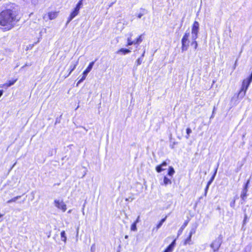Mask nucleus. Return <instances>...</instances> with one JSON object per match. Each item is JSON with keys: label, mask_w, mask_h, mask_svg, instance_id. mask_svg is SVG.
<instances>
[{"label": "nucleus", "mask_w": 252, "mask_h": 252, "mask_svg": "<svg viewBox=\"0 0 252 252\" xmlns=\"http://www.w3.org/2000/svg\"><path fill=\"white\" fill-rule=\"evenodd\" d=\"M3 93V90H0V97H1V96L2 95Z\"/></svg>", "instance_id": "41"}, {"label": "nucleus", "mask_w": 252, "mask_h": 252, "mask_svg": "<svg viewBox=\"0 0 252 252\" xmlns=\"http://www.w3.org/2000/svg\"><path fill=\"white\" fill-rule=\"evenodd\" d=\"M86 131H87V129H86L85 127H82Z\"/></svg>", "instance_id": "48"}, {"label": "nucleus", "mask_w": 252, "mask_h": 252, "mask_svg": "<svg viewBox=\"0 0 252 252\" xmlns=\"http://www.w3.org/2000/svg\"><path fill=\"white\" fill-rule=\"evenodd\" d=\"M143 40V39L142 38V35H140L136 39H135V44H139Z\"/></svg>", "instance_id": "25"}, {"label": "nucleus", "mask_w": 252, "mask_h": 252, "mask_svg": "<svg viewBox=\"0 0 252 252\" xmlns=\"http://www.w3.org/2000/svg\"><path fill=\"white\" fill-rule=\"evenodd\" d=\"M195 233V228H191L190 230L189 235H190L192 236V235Z\"/></svg>", "instance_id": "36"}, {"label": "nucleus", "mask_w": 252, "mask_h": 252, "mask_svg": "<svg viewBox=\"0 0 252 252\" xmlns=\"http://www.w3.org/2000/svg\"><path fill=\"white\" fill-rule=\"evenodd\" d=\"M21 195H18V196H15V197L12 198V199L8 200L7 201V203L9 204V203H11L12 202H16V200L17 199H19L20 198H21Z\"/></svg>", "instance_id": "19"}, {"label": "nucleus", "mask_w": 252, "mask_h": 252, "mask_svg": "<svg viewBox=\"0 0 252 252\" xmlns=\"http://www.w3.org/2000/svg\"><path fill=\"white\" fill-rule=\"evenodd\" d=\"M78 63V61H76L73 64L70 65V67L68 69V70H69L68 74L65 76V78L68 77L71 73V72L75 69V68H76Z\"/></svg>", "instance_id": "13"}, {"label": "nucleus", "mask_w": 252, "mask_h": 252, "mask_svg": "<svg viewBox=\"0 0 252 252\" xmlns=\"http://www.w3.org/2000/svg\"><path fill=\"white\" fill-rule=\"evenodd\" d=\"M175 173V170L173 167L170 166L168 171V175L169 176H172Z\"/></svg>", "instance_id": "20"}, {"label": "nucleus", "mask_w": 252, "mask_h": 252, "mask_svg": "<svg viewBox=\"0 0 252 252\" xmlns=\"http://www.w3.org/2000/svg\"><path fill=\"white\" fill-rule=\"evenodd\" d=\"M54 204L56 207L61 209L63 212L66 210V206L63 200H55Z\"/></svg>", "instance_id": "6"}, {"label": "nucleus", "mask_w": 252, "mask_h": 252, "mask_svg": "<svg viewBox=\"0 0 252 252\" xmlns=\"http://www.w3.org/2000/svg\"><path fill=\"white\" fill-rule=\"evenodd\" d=\"M188 221H186L184 223V224L182 225V226L180 227V228L179 229V230L178 231L177 236V238H176V239L182 233L183 230L187 226V225H188Z\"/></svg>", "instance_id": "11"}, {"label": "nucleus", "mask_w": 252, "mask_h": 252, "mask_svg": "<svg viewBox=\"0 0 252 252\" xmlns=\"http://www.w3.org/2000/svg\"><path fill=\"white\" fill-rule=\"evenodd\" d=\"M18 13V6L15 3H10L6 9L0 13V25L5 27L7 30L10 29L19 21Z\"/></svg>", "instance_id": "1"}, {"label": "nucleus", "mask_w": 252, "mask_h": 252, "mask_svg": "<svg viewBox=\"0 0 252 252\" xmlns=\"http://www.w3.org/2000/svg\"><path fill=\"white\" fill-rule=\"evenodd\" d=\"M131 34L130 35V37H128L127 39V44L126 45L127 46H130L133 44H135V41H132L131 40Z\"/></svg>", "instance_id": "22"}, {"label": "nucleus", "mask_w": 252, "mask_h": 252, "mask_svg": "<svg viewBox=\"0 0 252 252\" xmlns=\"http://www.w3.org/2000/svg\"><path fill=\"white\" fill-rule=\"evenodd\" d=\"M248 216L247 215V214H245V216H244V220H243V225H244L245 224H246V223H247V221H248Z\"/></svg>", "instance_id": "34"}, {"label": "nucleus", "mask_w": 252, "mask_h": 252, "mask_svg": "<svg viewBox=\"0 0 252 252\" xmlns=\"http://www.w3.org/2000/svg\"><path fill=\"white\" fill-rule=\"evenodd\" d=\"M167 165V162L166 161H163L161 164L158 165L156 167V170L157 172L160 173L165 169L163 167H166Z\"/></svg>", "instance_id": "9"}, {"label": "nucleus", "mask_w": 252, "mask_h": 252, "mask_svg": "<svg viewBox=\"0 0 252 252\" xmlns=\"http://www.w3.org/2000/svg\"><path fill=\"white\" fill-rule=\"evenodd\" d=\"M74 10L79 13L80 9H78V8L75 7Z\"/></svg>", "instance_id": "40"}, {"label": "nucleus", "mask_w": 252, "mask_h": 252, "mask_svg": "<svg viewBox=\"0 0 252 252\" xmlns=\"http://www.w3.org/2000/svg\"><path fill=\"white\" fill-rule=\"evenodd\" d=\"M61 236L62 238V240L64 242H65L66 241V237L65 236V232L64 231H62L61 233Z\"/></svg>", "instance_id": "23"}, {"label": "nucleus", "mask_w": 252, "mask_h": 252, "mask_svg": "<svg viewBox=\"0 0 252 252\" xmlns=\"http://www.w3.org/2000/svg\"><path fill=\"white\" fill-rule=\"evenodd\" d=\"M217 170H218V168H216L215 169V172H214V174L213 175V176H212L211 178L209 180V181H210L212 183L213 181V180H214V178H215V176L216 175V174H217Z\"/></svg>", "instance_id": "28"}, {"label": "nucleus", "mask_w": 252, "mask_h": 252, "mask_svg": "<svg viewBox=\"0 0 252 252\" xmlns=\"http://www.w3.org/2000/svg\"><path fill=\"white\" fill-rule=\"evenodd\" d=\"M147 13V10L144 8H140L139 13L136 14L135 15L138 18H141L142 16Z\"/></svg>", "instance_id": "15"}, {"label": "nucleus", "mask_w": 252, "mask_h": 252, "mask_svg": "<svg viewBox=\"0 0 252 252\" xmlns=\"http://www.w3.org/2000/svg\"><path fill=\"white\" fill-rule=\"evenodd\" d=\"M58 15V12L52 11L48 13L49 19L51 20L55 19Z\"/></svg>", "instance_id": "10"}, {"label": "nucleus", "mask_w": 252, "mask_h": 252, "mask_svg": "<svg viewBox=\"0 0 252 252\" xmlns=\"http://www.w3.org/2000/svg\"><path fill=\"white\" fill-rule=\"evenodd\" d=\"M211 183H212V182H211L210 181H209L208 183H207V186L209 187L210 185L211 184Z\"/></svg>", "instance_id": "42"}, {"label": "nucleus", "mask_w": 252, "mask_h": 252, "mask_svg": "<svg viewBox=\"0 0 252 252\" xmlns=\"http://www.w3.org/2000/svg\"><path fill=\"white\" fill-rule=\"evenodd\" d=\"M252 81V72L251 74L249 76V77L247 79L244 80L243 82L245 83L246 84H247V87H249V86Z\"/></svg>", "instance_id": "16"}, {"label": "nucleus", "mask_w": 252, "mask_h": 252, "mask_svg": "<svg viewBox=\"0 0 252 252\" xmlns=\"http://www.w3.org/2000/svg\"><path fill=\"white\" fill-rule=\"evenodd\" d=\"M142 62V58H139L136 61L135 63H136V65H139L141 64Z\"/></svg>", "instance_id": "32"}, {"label": "nucleus", "mask_w": 252, "mask_h": 252, "mask_svg": "<svg viewBox=\"0 0 252 252\" xmlns=\"http://www.w3.org/2000/svg\"><path fill=\"white\" fill-rule=\"evenodd\" d=\"M235 200H234L233 201H232L230 203V206L232 207V208H234V206H235Z\"/></svg>", "instance_id": "38"}, {"label": "nucleus", "mask_w": 252, "mask_h": 252, "mask_svg": "<svg viewBox=\"0 0 252 252\" xmlns=\"http://www.w3.org/2000/svg\"><path fill=\"white\" fill-rule=\"evenodd\" d=\"M139 219H140V217L138 216L137 217L136 220L134 222L137 224V223H138L139 221Z\"/></svg>", "instance_id": "39"}, {"label": "nucleus", "mask_w": 252, "mask_h": 252, "mask_svg": "<svg viewBox=\"0 0 252 252\" xmlns=\"http://www.w3.org/2000/svg\"><path fill=\"white\" fill-rule=\"evenodd\" d=\"M248 88L247 84L243 82L241 90L238 93V97L243 98L245 95Z\"/></svg>", "instance_id": "7"}, {"label": "nucleus", "mask_w": 252, "mask_h": 252, "mask_svg": "<svg viewBox=\"0 0 252 252\" xmlns=\"http://www.w3.org/2000/svg\"><path fill=\"white\" fill-rule=\"evenodd\" d=\"M222 243V236L220 235L210 244V247L214 252H218Z\"/></svg>", "instance_id": "3"}, {"label": "nucleus", "mask_w": 252, "mask_h": 252, "mask_svg": "<svg viewBox=\"0 0 252 252\" xmlns=\"http://www.w3.org/2000/svg\"><path fill=\"white\" fill-rule=\"evenodd\" d=\"M191 236L190 235H189V236L187 237V238L185 240V242H184V245H191L192 244V243H191Z\"/></svg>", "instance_id": "18"}, {"label": "nucleus", "mask_w": 252, "mask_h": 252, "mask_svg": "<svg viewBox=\"0 0 252 252\" xmlns=\"http://www.w3.org/2000/svg\"><path fill=\"white\" fill-rule=\"evenodd\" d=\"M217 170H218V168H216L215 169V172H214V174L213 175V176H212L211 178L209 180V181H210L212 183L213 181V180H214V178H215V176L216 175V174H217Z\"/></svg>", "instance_id": "27"}, {"label": "nucleus", "mask_w": 252, "mask_h": 252, "mask_svg": "<svg viewBox=\"0 0 252 252\" xmlns=\"http://www.w3.org/2000/svg\"><path fill=\"white\" fill-rule=\"evenodd\" d=\"M167 217L161 220L159 223L157 225V227L158 229L162 225L163 223L166 220Z\"/></svg>", "instance_id": "24"}, {"label": "nucleus", "mask_w": 252, "mask_h": 252, "mask_svg": "<svg viewBox=\"0 0 252 252\" xmlns=\"http://www.w3.org/2000/svg\"><path fill=\"white\" fill-rule=\"evenodd\" d=\"M163 183L165 186L168 184H171L172 182L170 179H168L167 177L164 176L163 178Z\"/></svg>", "instance_id": "21"}, {"label": "nucleus", "mask_w": 252, "mask_h": 252, "mask_svg": "<svg viewBox=\"0 0 252 252\" xmlns=\"http://www.w3.org/2000/svg\"><path fill=\"white\" fill-rule=\"evenodd\" d=\"M248 190L243 189L241 194V198L243 201H245L247 196Z\"/></svg>", "instance_id": "17"}, {"label": "nucleus", "mask_w": 252, "mask_h": 252, "mask_svg": "<svg viewBox=\"0 0 252 252\" xmlns=\"http://www.w3.org/2000/svg\"><path fill=\"white\" fill-rule=\"evenodd\" d=\"M176 239H175L167 247L164 252H172L176 245Z\"/></svg>", "instance_id": "8"}, {"label": "nucleus", "mask_w": 252, "mask_h": 252, "mask_svg": "<svg viewBox=\"0 0 252 252\" xmlns=\"http://www.w3.org/2000/svg\"><path fill=\"white\" fill-rule=\"evenodd\" d=\"M130 50L128 49L121 48L116 52L118 54H122L123 55H126L130 53Z\"/></svg>", "instance_id": "12"}, {"label": "nucleus", "mask_w": 252, "mask_h": 252, "mask_svg": "<svg viewBox=\"0 0 252 252\" xmlns=\"http://www.w3.org/2000/svg\"><path fill=\"white\" fill-rule=\"evenodd\" d=\"M214 252V250H212V252Z\"/></svg>", "instance_id": "50"}, {"label": "nucleus", "mask_w": 252, "mask_h": 252, "mask_svg": "<svg viewBox=\"0 0 252 252\" xmlns=\"http://www.w3.org/2000/svg\"><path fill=\"white\" fill-rule=\"evenodd\" d=\"M31 4L33 6H36L38 4L39 0H30Z\"/></svg>", "instance_id": "29"}, {"label": "nucleus", "mask_w": 252, "mask_h": 252, "mask_svg": "<svg viewBox=\"0 0 252 252\" xmlns=\"http://www.w3.org/2000/svg\"><path fill=\"white\" fill-rule=\"evenodd\" d=\"M3 215L0 214V218Z\"/></svg>", "instance_id": "49"}, {"label": "nucleus", "mask_w": 252, "mask_h": 252, "mask_svg": "<svg viewBox=\"0 0 252 252\" xmlns=\"http://www.w3.org/2000/svg\"><path fill=\"white\" fill-rule=\"evenodd\" d=\"M83 5V0H80L76 5V8L80 9L82 5Z\"/></svg>", "instance_id": "26"}, {"label": "nucleus", "mask_w": 252, "mask_h": 252, "mask_svg": "<svg viewBox=\"0 0 252 252\" xmlns=\"http://www.w3.org/2000/svg\"><path fill=\"white\" fill-rule=\"evenodd\" d=\"M130 229H131V230H132V231H136L137 230L136 223L133 222L131 226Z\"/></svg>", "instance_id": "30"}, {"label": "nucleus", "mask_w": 252, "mask_h": 252, "mask_svg": "<svg viewBox=\"0 0 252 252\" xmlns=\"http://www.w3.org/2000/svg\"><path fill=\"white\" fill-rule=\"evenodd\" d=\"M29 65L27 63H26L25 65L23 66L21 68V69L24 68L25 67V66H29Z\"/></svg>", "instance_id": "43"}, {"label": "nucleus", "mask_w": 252, "mask_h": 252, "mask_svg": "<svg viewBox=\"0 0 252 252\" xmlns=\"http://www.w3.org/2000/svg\"><path fill=\"white\" fill-rule=\"evenodd\" d=\"M199 29V24L198 22H194L191 28V39L192 40L191 44L193 45L194 49L197 47V43L195 40L198 37V33Z\"/></svg>", "instance_id": "2"}, {"label": "nucleus", "mask_w": 252, "mask_h": 252, "mask_svg": "<svg viewBox=\"0 0 252 252\" xmlns=\"http://www.w3.org/2000/svg\"><path fill=\"white\" fill-rule=\"evenodd\" d=\"M186 131H187V135L186 137V138L187 139H188L189 138V134H190V133H191L192 131H191V129L190 128H187Z\"/></svg>", "instance_id": "31"}, {"label": "nucleus", "mask_w": 252, "mask_h": 252, "mask_svg": "<svg viewBox=\"0 0 252 252\" xmlns=\"http://www.w3.org/2000/svg\"><path fill=\"white\" fill-rule=\"evenodd\" d=\"M215 109V107H214V110H213V114H212V116H211V118H213V117H214V116H213V114H214V113Z\"/></svg>", "instance_id": "44"}, {"label": "nucleus", "mask_w": 252, "mask_h": 252, "mask_svg": "<svg viewBox=\"0 0 252 252\" xmlns=\"http://www.w3.org/2000/svg\"><path fill=\"white\" fill-rule=\"evenodd\" d=\"M78 14V13L77 12L74 10H73V11L71 13L69 17L68 18L66 24H68Z\"/></svg>", "instance_id": "14"}, {"label": "nucleus", "mask_w": 252, "mask_h": 252, "mask_svg": "<svg viewBox=\"0 0 252 252\" xmlns=\"http://www.w3.org/2000/svg\"><path fill=\"white\" fill-rule=\"evenodd\" d=\"M190 33L189 32L187 31L185 34L184 35L182 39V51L184 52L185 51L187 50L188 46H189V36Z\"/></svg>", "instance_id": "4"}, {"label": "nucleus", "mask_w": 252, "mask_h": 252, "mask_svg": "<svg viewBox=\"0 0 252 252\" xmlns=\"http://www.w3.org/2000/svg\"><path fill=\"white\" fill-rule=\"evenodd\" d=\"M209 186H206V188H205V191H204V195L206 196L207 195V192H208V190L209 189Z\"/></svg>", "instance_id": "37"}, {"label": "nucleus", "mask_w": 252, "mask_h": 252, "mask_svg": "<svg viewBox=\"0 0 252 252\" xmlns=\"http://www.w3.org/2000/svg\"><path fill=\"white\" fill-rule=\"evenodd\" d=\"M245 135H246V133H244V134L243 135V136H242L243 138H244L245 137Z\"/></svg>", "instance_id": "47"}, {"label": "nucleus", "mask_w": 252, "mask_h": 252, "mask_svg": "<svg viewBox=\"0 0 252 252\" xmlns=\"http://www.w3.org/2000/svg\"><path fill=\"white\" fill-rule=\"evenodd\" d=\"M16 79L14 80H10L8 81V84H7V86L8 87H10L12 85H13L16 81Z\"/></svg>", "instance_id": "33"}, {"label": "nucleus", "mask_w": 252, "mask_h": 252, "mask_svg": "<svg viewBox=\"0 0 252 252\" xmlns=\"http://www.w3.org/2000/svg\"><path fill=\"white\" fill-rule=\"evenodd\" d=\"M94 63V62H92L90 63L87 68L84 71L83 73V76L82 78L78 81L76 86H78L79 84L82 83L86 78L87 74L90 72L91 69H92Z\"/></svg>", "instance_id": "5"}, {"label": "nucleus", "mask_w": 252, "mask_h": 252, "mask_svg": "<svg viewBox=\"0 0 252 252\" xmlns=\"http://www.w3.org/2000/svg\"><path fill=\"white\" fill-rule=\"evenodd\" d=\"M250 183V180H248L247 183L245 184V186L243 188L244 189L248 190V186Z\"/></svg>", "instance_id": "35"}, {"label": "nucleus", "mask_w": 252, "mask_h": 252, "mask_svg": "<svg viewBox=\"0 0 252 252\" xmlns=\"http://www.w3.org/2000/svg\"><path fill=\"white\" fill-rule=\"evenodd\" d=\"M128 238V235H126V236H125V239H127Z\"/></svg>", "instance_id": "46"}, {"label": "nucleus", "mask_w": 252, "mask_h": 252, "mask_svg": "<svg viewBox=\"0 0 252 252\" xmlns=\"http://www.w3.org/2000/svg\"><path fill=\"white\" fill-rule=\"evenodd\" d=\"M145 51H144V52H143V54H142V56H141V58H142L143 57H144V54H145Z\"/></svg>", "instance_id": "45"}]
</instances>
